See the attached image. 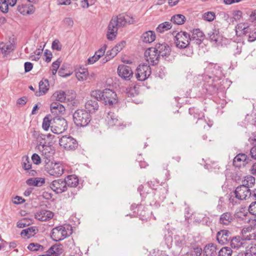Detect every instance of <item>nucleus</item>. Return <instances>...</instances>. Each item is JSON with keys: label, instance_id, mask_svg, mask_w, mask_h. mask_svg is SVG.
I'll use <instances>...</instances> for the list:
<instances>
[{"label": "nucleus", "instance_id": "obj_1", "mask_svg": "<svg viewBox=\"0 0 256 256\" xmlns=\"http://www.w3.org/2000/svg\"><path fill=\"white\" fill-rule=\"evenodd\" d=\"M224 76L222 68L216 64L210 63L204 68L202 79L206 92L210 95L217 92L218 87L214 82Z\"/></svg>", "mask_w": 256, "mask_h": 256}, {"label": "nucleus", "instance_id": "obj_2", "mask_svg": "<svg viewBox=\"0 0 256 256\" xmlns=\"http://www.w3.org/2000/svg\"><path fill=\"white\" fill-rule=\"evenodd\" d=\"M129 18L130 20L127 19L124 14L112 17L108 27V39L112 40L115 38L118 34V28L124 26L126 24H130L136 22L132 17Z\"/></svg>", "mask_w": 256, "mask_h": 256}, {"label": "nucleus", "instance_id": "obj_3", "mask_svg": "<svg viewBox=\"0 0 256 256\" xmlns=\"http://www.w3.org/2000/svg\"><path fill=\"white\" fill-rule=\"evenodd\" d=\"M74 124L80 127H84L88 125L91 120V116L86 110L78 109L72 114Z\"/></svg>", "mask_w": 256, "mask_h": 256}, {"label": "nucleus", "instance_id": "obj_4", "mask_svg": "<svg viewBox=\"0 0 256 256\" xmlns=\"http://www.w3.org/2000/svg\"><path fill=\"white\" fill-rule=\"evenodd\" d=\"M53 121V124L51 126V130L53 133L60 134L67 130V122L64 118L60 116L54 117Z\"/></svg>", "mask_w": 256, "mask_h": 256}, {"label": "nucleus", "instance_id": "obj_5", "mask_svg": "<svg viewBox=\"0 0 256 256\" xmlns=\"http://www.w3.org/2000/svg\"><path fill=\"white\" fill-rule=\"evenodd\" d=\"M45 170L50 175L54 176H61L64 172V168L58 163L48 162L44 164Z\"/></svg>", "mask_w": 256, "mask_h": 256}, {"label": "nucleus", "instance_id": "obj_6", "mask_svg": "<svg viewBox=\"0 0 256 256\" xmlns=\"http://www.w3.org/2000/svg\"><path fill=\"white\" fill-rule=\"evenodd\" d=\"M102 102L105 105L112 106L118 102L117 95L114 90L106 88L103 90Z\"/></svg>", "mask_w": 256, "mask_h": 256}, {"label": "nucleus", "instance_id": "obj_7", "mask_svg": "<svg viewBox=\"0 0 256 256\" xmlns=\"http://www.w3.org/2000/svg\"><path fill=\"white\" fill-rule=\"evenodd\" d=\"M176 46L180 48H186L191 38L190 34L185 32H178L175 36Z\"/></svg>", "mask_w": 256, "mask_h": 256}, {"label": "nucleus", "instance_id": "obj_8", "mask_svg": "<svg viewBox=\"0 0 256 256\" xmlns=\"http://www.w3.org/2000/svg\"><path fill=\"white\" fill-rule=\"evenodd\" d=\"M59 144L67 150H74L78 146V142L70 136H64L59 140Z\"/></svg>", "mask_w": 256, "mask_h": 256}, {"label": "nucleus", "instance_id": "obj_9", "mask_svg": "<svg viewBox=\"0 0 256 256\" xmlns=\"http://www.w3.org/2000/svg\"><path fill=\"white\" fill-rule=\"evenodd\" d=\"M151 72L150 66L144 64H140L136 68V76L138 80L144 81L150 76Z\"/></svg>", "mask_w": 256, "mask_h": 256}, {"label": "nucleus", "instance_id": "obj_10", "mask_svg": "<svg viewBox=\"0 0 256 256\" xmlns=\"http://www.w3.org/2000/svg\"><path fill=\"white\" fill-rule=\"evenodd\" d=\"M236 28L247 37L249 42H253L256 40V28L246 26L244 24L238 25Z\"/></svg>", "mask_w": 256, "mask_h": 256}, {"label": "nucleus", "instance_id": "obj_11", "mask_svg": "<svg viewBox=\"0 0 256 256\" xmlns=\"http://www.w3.org/2000/svg\"><path fill=\"white\" fill-rule=\"evenodd\" d=\"M154 48L158 52L160 58H162L164 60L169 61L170 58L168 59L170 56L171 49L170 46L166 43L157 44Z\"/></svg>", "mask_w": 256, "mask_h": 256}, {"label": "nucleus", "instance_id": "obj_12", "mask_svg": "<svg viewBox=\"0 0 256 256\" xmlns=\"http://www.w3.org/2000/svg\"><path fill=\"white\" fill-rule=\"evenodd\" d=\"M234 194L236 198L243 200L251 197L252 192L250 188H248V186L241 184L236 188Z\"/></svg>", "mask_w": 256, "mask_h": 256}, {"label": "nucleus", "instance_id": "obj_13", "mask_svg": "<svg viewBox=\"0 0 256 256\" xmlns=\"http://www.w3.org/2000/svg\"><path fill=\"white\" fill-rule=\"evenodd\" d=\"M144 56L146 61L152 66H154L158 62L160 55L158 54L154 48H150L146 50Z\"/></svg>", "mask_w": 256, "mask_h": 256}, {"label": "nucleus", "instance_id": "obj_14", "mask_svg": "<svg viewBox=\"0 0 256 256\" xmlns=\"http://www.w3.org/2000/svg\"><path fill=\"white\" fill-rule=\"evenodd\" d=\"M117 72L119 76L126 80H130L133 76L131 68L124 64L119 65Z\"/></svg>", "mask_w": 256, "mask_h": 256}, {"label": "nucleus", "instance_id": "obj_15", "mask_svg": "<svg viewBox=\"0 0 256 256\" xmlns=\"http://www.w3.org/2000/svg\"><path fill=\"white\" fill-rule=\"evenodd\" d=\"M38 150L41 153L44 164L51 161L54 153V150L52 146L48 144L44 147L43 146Z\"/></svg>", "mask_w": 256, "mask_h": 256}, {"label": "nucleus", "instance_id": "obj_16", "mask_svg": "<svg viewBox=\"0 0 256 256\" xmlns=\"http://www.w3.org/2000/svg\"><path fill=\"white\" fill-rule=\"evenodd\" d=\"M50 188L56 194H61L67 190L64 180L58 179L52 181L50 186Z\"/></svg>", "mask_w": 256, "mask_h": 256}, {"label": "nucleus", "instance_id": "obj_17", "mask_svg": "<svg viewBox=\"0 0 256 256\" xmlns=\"http://www.w3.org/2000/svg\"><path fill=\"white\" fill-rule=\"evenodd\" d=\"M250 160L244 154L240 153L237 154L233 160V164L236 167L240 168L241 166H244L246 164H248Z\"/></svg>", "mask_w": 256, "mask_h": 256}, {"label": "nucleus", "instance_id": "obj_18", "mask_svg": "<svg viewBox=\"0 0 256 256\" xmlns=\"http://www.w3.org/2000/svg\"><path fill=\"white\" fill-rule=\"evenodd\" d=\"M231 232L226 230H222L218 232L216 234V240L221 244H225L232 238Z\"/></svg>", "mask_w": 256, "mask_h": 256}, {"label": "nucleus", "instance_id": "obj_19", "mask_svg": "<svg viewBox=\"0 0 256 256\" xmlns=\"http://www.w3.org/2000/svg\"><path fill=\"white\" fill-rule=\"evenodd\" d=\"M50 111L54 117L60 116L65 112V108L59 102H53L50 105Z\"/></svg>", "mask_w": 256, "mask_h": 256}, {"label": "nucleus", "instance_id": "obj_20", "mask_svg": "<svg viewBox=\"0 0 256 256\" xmlns=\"http://www.w3.org/2000/svg\"><path fill=\"white\" fill-rule=\"evenodd\" d=\"M208 35L210 42H213L214 44L217 46L222 44V36L220 34L218 30H212L208 32Z\"/></svg>", "mask_w": 256, "mask_h": 256}, {"label": "nucleus", "instance_id": "obj_21", "mask_svg": "<svg viewBox=\"0 0 256 256\" xmlns=\"http://www.w3.org/2000/svg\"><path fill=\"white\" fill-rule=\"evenodd\" d=\"M54 213L50 210H42L36 213L34 217L40 221L44 222L52 218Z\"/></svg>", "mask_w": 256, "mask_h": 256}, {"label": "nucleus", "instance_id": "obj_22", "mask_svg": "<svg viewBox=\"0 0 256 256\" xmlns=\"http://www.w3.org/2000/svg\"><path fill=\"white\" fill-rule=\"evenodd\" d=\"M49 89V82L47 79H42L39 82V90L36 91L35 95L40 96L46 94Z\"/></svg>", "mask_w": 256, "mask_h": 256}, {"label": "nucleus", "instance_id": "obj_23", "mask_svg": "<svg viewBox=\"0 0 256 256\" xmlns=\"http://www.w3.org/2000/svg\"><path fill=\"white\" fill-rule=\"evenodd\" d=\"M66 244L68 250L70 252V254H74L78 256H82V252H81L79 247L76 246L74 244V241L72 239L68 240Z\"/></svg>", "mask_w": 256, "mask_h": 256}, {"label": "nucleus", "instance_id": "obj_24", "mask_svg": "<svg viewBox=\"0 0 256 256\" xmlns=\"http://www.w3.org/2000/svg\"><path fill=\"white\" fill-rule=\"evenodd\" d=\"M204 38L205 35L200 29H193V43L200 45Z\"/></svg>", "mask_w": 256, "mask_h": 256}, {"label": "nucleus", "instance_id": "obj_25", "mask_svg": "<svg viewBox=\"0 0 256 256\" xmlns=\"http://www.w3.org/2000/svg\"><path fill=\"white\" fill-rule=\"evenodd\" d=\"M234 220V216L230 212H226L220 216L219 223L221 224L228 226Z\"/></svg>", "mask_w": 256, "mask_h": 256}, {"label": "nucleus", "instance_id": "obj_26", "mask_svg": "<svg viewBox=\"0 0 256 256\" xmlns=\"http://www.w3.org/2000/svg\"><path fill=\"white\" fill-rule=\"evenodd\" d=\"M106 120L110 126H119L120 122L118 118V116L114 112H110L108 113Z\"/></svg>", "mask_w": 256, "mask_h": 256}, {"label": "nucleus", "instance_id": "obj_27", "mask_svg": "<svg viewBox=\"0 0 256 256\" xmlns=\"http://www.w3.org/2000/svg\"><path fill=\"white\" fill-rule=\"evenodd\" d=\"M85 108L86 110L90 112H94L96 110H98L99 105L96 100L90 99L88 100L85 104Z\"/></svg>", "mask_w": 256, "mask_h": 256}, {"label": "nucleus", "instance_id": "obj_28", "mask_svg": "<svg viewBox=\"0 0 256 256\" xmlns=\"http://www.w3.org/2000/svg\"><path fill=\"white\" fill-rule=\"evenodd\" d=\"M63 246L61 244H55L52 246L46 252L50 254L51 256H58L60 255L63 252Z\"/></svg>", "mask_w": 256, "mask_h": 256}, {"label": "nucleus", "instance_id": "obj_29", "mask_svg": "<svg viewBox=\"0 0 256 256\" xmlns=\"http://www.w3.org/2000/svg\"><path fill=\"white\" fill-rule=\"evenodd\" d=\"M64 180L66 187H76L79 183L78 178L74 174L68 176Z\"/></svg>", "mask_w": 256, "mask_h": 256}, {"label": "nucleus", "instance_id": "obj_30", "mask_svg": "<svg viewBox=\"0 0 256 256\" xmlns=\"http://www.w3.org/2000/svg\"><path fill=\"white\" fill-rule=\"evenodd\" d=\"M141 38L144 42L151 43L156 39L155 32L152 30L146 31L142 34Z\"/></svg>", "mask_w": 256, "mask_h": 256}, {"label": "nucleus", "instance_id": "obj_31", "mask_svg": "<svg viewBox=\"0 0 256 256\" xmlns=\"http://www.w3.org/2000/svg\"><path fill=\"white\" fill-rule=\"evenodd\" d=\"M38 232V229L36 226H31L28 228L23 230L20 233L22 236L28 238L34 236Z\"/></svg>", "mask_w": 256, "mask_h": 256}, {"label": "nucleus", "instance_id": "obj_32", "mask_svg": "<svg viewBox=\"0 0 256 256\" xmlns=\"http://www.w3.org/2000/svg\"><path fill=\"white\" fill-rule=\"evenodd\" d=\"M216 247L214 244L210 243L205 246L204 254L206 256H215L216 254Z\"/></svg>", "mask_w": 256, "mask_h": 256}, {"label": "nucleus", "instance_id": "obj_33", "mask_svg": "<svg viewBox=\"0 0 256 256\" xmlns=\"http://www.w3.org/2000/svg\"><path fill=\"white\" fill-rule=\"evenodd\" d=\"M45 182V179L42 178H30L26 181V183L28 186H41Z\"/></svg>", "mask_w": 256, "mask_h": 256}, {"label": "nucleus", "instance_id": "obj_34", "mask_svg": "<svg viewBox=\"0 0 256 256\" xmlns=\"http://www.w3.org/2000/svg\"><path fill=\"white\" fill-rule=\"evenodd\" d=\"M244 240L240 236L232 237L230 240V246L232 248L238 249L242 246Z\"/></svg>", "mask_w": 256, "mask_h": 256}, {"label": "nucleus", "instance_id": "obj_35", "mask_svg": "<svg viewBox=\"0 0 256 256\" xmlns=\"http://www.w3.org/2000/svg\"><path fill=\"white\" fill-rule=\"evenodd\" d=\"M52 98L53 100H56L57 102H65L66 100V92L63 90L56 91L52 94Z\"/></svg>", "mask_w": 256, "mask_h": 256}, {"label": "nucleus", "instance_id": "obj_36", "mask_svg": "<svg viewBox=\"0 0 256 256\" xmlns=\"http://www.w3.org/2000/svg\"><path fill=\"white\" fill-rule=\"evenodd\" d=\"M59 226H56L52 228L50 232V236L52 238L56 241L58 242L64 239V237H62Z\"/></svg>", "mask_w": 256, "mask_h": 256}, {"label": "nucleus", "instance_id": "obj_37", "mask_svg": "<svg viewBox=\"0 0 256 256\" xmlns=\"http://www.w3.org/2000/svg\"><path fill=\"white\" fill-rule=\"evenodd\" d=\"M186 17L182 14H177L172 16L170 22L178 25H182L185 22Z\"/></svg>", "mask_w": 256, "mask_h": 256}, {"label": "nucleus", "instance_id": "obj_38", "mask_svg": "<svg viewBox=\"0 0 256 256\" xmlns=\"http://www.w3.org/2000/svg\"><path fill=\"white\" fill-rule=\"evenodd\" d=\"M68 68V64H64L58 72V75L62 77H67L70 76L72 72L69 70Z\"/></svg>", "mask_w": 256, "mask_h": 256}, {"label": "nucleus", "instance_id": "obj_39", "mask_svg": "<svg viewBox=\"0 0 256 256\" xmlns=\"http://www.w3.org/2000/svg\"><path fill=\"white\" fill-rule=\"evenodd\" d=\"M172 27V22H165L160 24L156 28L157 32L162 33L165 31L170 30Z\"/></svg>", "mask_w": 256, "mask_h": 256}, {"label": "nucleus", "instance_id": "obj_40", "mask_svg": "<svg viewBox=\"0 0 256 256\" xmlns=\"http://www.w3.org/2000/svg\"><path fill=\"white\" fill-rule=\"evenodd\" d=\"M27 248L31 252H44V246L36 242L30 243Z\"/></svg>", "mask_w": 256, "mask_h": 256}, {"label": "nucleus", "instance_id": "obj_41", "mask_svg": "<svg viewBox=\"0 0 256 256\" xmlns=\"http://www.w3.org/2000/svg\"><path fill=\"white\" fill-rule=\"evenodd\" d=\"M255 178L252 176H245L244 180L242 181V185L248 186V188L252 187L255 184Z\"/></svg>", "mask_w": 256, "mask_h": 256}, {"label": "nucleus", "instance_id": "obj_42", "mask_svg": "<svg viewBox=\"0 0 256 256\" xmlns=\"http://www.w3.org/2000/svg\"><path fill=\"white\" fill-rule=\"evenodd\" d=\"M196 124L198 125H201L204 126V129L208 130L213 124V122L208 120L207 122L206 120H203L202 118H198V120L196 122Z\"/></svg>", "mask_w": 256, "mask_h": 256}, {"label": "nucleus", "instance_id": "obj_43", "mask_svg": "<svg viewBox=\"0 0 256 256\" xmlns=\"http://www.w3.org/2000/svg\"><path fill=\"white\" fill-rule=\"evenodd\" d=\"M49 116H47L46 117L44 118L43 120L42 127V128L45 130H48L49 128L51 126H52V124H53L54 121H53V118L50 119Z\"/></svg>", "mask_w": 256, "mask_h": 256}, {"label": "nucleus", "instance_id": "obj_44", "mask_svg": "<svg viewBox=\"0 0 256 256\" xmlns=\"http://www.w3.org/2000/svg\"><path fill=\"white\" fill-rule=\"evenodd\" d=\"M10 1L8 0H0V10L4 14L8 13V6H10Z\"/></svg>", "mask_w": 256, "mask_h": 256}, {"label": "nucleus", "instance_id": "obj_45", "mask_svg": "<svg viewBox=\"0 0 256 256\" xmlns=\"http://www.w3.org/2000/svg\"><path fill=\"white\" fill-rule=\"evenodd\" d=\"M48 137V135H42L41 136H39L38 138V144L36 146V148L38 149L44 146V147L50 144L46 143V142L45 141L46 137Z\"/></svg>", "mask_w": 256, "mask_h": 256}, {"label": "nucleus", "instance_id": "obj_46", "mask_svg": "<svg viewBox=\"0 0 256 256\" xmlns=\"http://www.w3.org/2000/svg\"><path fill=\"white\" fill-rule=\"evenodd\" d=\"M88 75V71L86 69H81V70H80L76 72V76L77 78L79 80L83 81L86 80L87 76Z\"/></svg>", "mask_w": 256, "mask_h": 256}, {"label": "nucleus", "instance_id": "obj_47", "mask_svg": "<svg viewBox=\"0 0 256 256\" xmlns=\"http://www.w3.org/2000/svg\"><path fill=\"white\" fill-rule=\"evenodd\" d=\"M103 90H95L91 92V96L92 100H96V101L102 100Z\"/></svg>", "mask_w": 256, "mask_h": 256}, {"label": "nucleus", "instance_id": "obj_48", "mask_svg": "<svg viewBox=\"0 0 256 256\" xmlns=\"http://www.w3.org/2000/svg\"><path fill=\"white\" fill-rule=\"evenodd\" d=\"M32 223V219H28L24 218L22 220H19L17 222V226L20 228H24L26 226H28Z\"/></svg>", "mask_w": 256, "mask_h": 256}, {"label": "nucleus", "instance_id": "obj_49", "mask_svg": "<svg viewBox=\"0 0 256 256\" xmlns=\"http://www.w3.org/2000/svg\"><path fill=\"white\" fill-rule=\"evenodd\" d=\"M232 252V250L230 248L224 247L218 252V256H230Z\"/></svg>", "mask_w": 256, "mask_h": 256}, {"label": "nucleus", "instance_id": "obj_50", "mask_svg": "<svg viewBox=\"0 0 256 256\" xmlns=\"http://www.w3.org/2000/svg\"><path fill=\"white\" fill-rule=\"evenodd\" d=\"M166 74V68L164 66H160L156 68L155 70V75L156 77L162 78Z\"/></svg>", "mask_w": 256, "mask_h": 256}, {"label": "nucleus", "instance_id": "obj_51", "mask_svg": "<svg viewBox=\"0 0 256 256\" xmlns=\"http://www.w3.org/2000/svg\"><path fill=\"white\" fill-rule=\"evenodd\" d=\"M22 168L26 170H28L32 168V164L28 156L22 158Z\"/></svg>", "mask_w": 256, "mask_h": 256}, {"label": "nucleus", "instance_id": "obj_52", "mask_svg": "<svg viewBox=\"0 0 256 256\" xmlns=\"http://www.w3.org/2000/svg\"><path fill=\"white\" fill-rule=\"evenodd\" d=\"M215 17V13L212 12H208L202 14L204 20L208 22H212Z\"/></svg>", "mask_w": 256, "mask_h": 256}, {"label": "nucleus", "instance_id": "obj_53", "mask_svg": "<svg viewBox=\"0 0 256 256\" xmlns=\"http://www.w3.org/2000/svg\"><path fill=\"white\" fill-rule=\"evenodd\" d=\"M62 62V60L60 58H58L56 61L54 62L52 64V74L55 75L56 74L58 68L60 67V64Z\"/></svg>", "mask_w": 256, "mask_h": 256}, {"label": "nucleus", "instance_id": "obj_54", "mask_svg": "<svg viewBox=\"0 0 256 256\" xmlns=\"http://www.w3.org/2000/svg\"><path fill=\"white\" fill-rule=\"evenodd\" d=\"M246 249L250 256H256V244H250L246 246Z\"/></svg>", "mask_w": 256, "mask_h": 256}, {"label": "nucleus", "instance_id": "obj_55", "mask_svg": "<svg viewBox=\"0 0 256 256\" xmlns=\"http://www.w3.org/2000/svg\"><path fill=\"white\" fill-rule=\"evenodd\" d=\"M190 208H185L184 211V218L188 224H190L191 222L192 214L190 212Z\"/></svg>", "mask_w": 256, "mask_h": 256}, {"label": "nucleus", "instance_id": "obj_56", "mask_svg": "<svg viewBox=\"0 0 256 256\" xmlns=\"http://www.w3.org/2000/svg\"><path fill=\"white\" fill-rule=\"evenodd\" d=\"M18 10L22 14L25 15L27 14L28 10V6L24 4H21L18 5Z\"/></svg>", "mask_w": 256, "mask_h": 256}, {"label": "nucleus", "instance_id": "obj_57", "mask_svg": "<svg viewBox=\"0 0 256 256\" xmlns=\"http://www.w3.org/2000/svg\"><path fill=\"white\" fill-rule=\"evenodd\" d=\"M52 48L53 50L60 51L62 50V44L58 40H55L52 43Z\"/></svg>", "mask_w": 256, "mask_h": 256}, {"label": "nucleus", "instance_id": "obj_58", "mask_svg": "<svg viewBox=\"0 0 256 256\" xmlns=\"http://www.w3.org/2000/svg\"><path fill=\"white\" fill-rule=\"evenodd\" d=\"M249 212L256 216V202H252L248 207Z\"/></svg>", "mask_w": 256, "mask_h": 256}, {"label": "nucleus", "instance_id": "obj_59", "mask_svg": "<svg viewBox=\"0 0 256 256\" xmlns=\"http://www.w3.org/2000/svg\"><path fill=\"white\" fill-rule=\"evenodd\" d=\"M32 160L36 164H39L42 162V158L37 154H34L32 156Z\"/></svg>", "mask_w": 256, "mask_h": 256}, {"label": "nucleus", "instance_id": "obj_60", "mask_svg": "<svg viewBox=\"0 0 256 256\" xmlns=\"http://www.w3.org/2000/svg\"><path fill=\"white\" fill-rule=\"evenodd\" d=\"M44 54L46 56L45 61L47 62H49L51 61L52 58V53L48 50H44Z\"/></svg>", "mask_w": 256, "mask_h": 256}, {"label": "nucleus", "instance_id": "obj_61", "mask_svg": "<svg viewBox=\"0 0 256 256\" xmlns=\"http://www.w3.org/2000/svg\"><path fill=\"white\" fill-rule=\"evenodd\" d=\"M118 54V52L113 48L111 50H108L106 53L107 56L109 57L110 59L114 58Z\"/></svg>", "mask_w": 256, "mask_h": 256}, {"label": "nucleus", "instance_id": "obj_62", "mask_svg": "<svg viewBox=\"0 0 256 256\" xmlns=\"http://www.w3.org/2000/svg\"><path fill=\"white\" fill-rule=\"evenodd\" d=\"M24 68L25 72H28L32 69L33 64L30 62H26L24 64Z\"/></svg>", "mask_w": 256, "mask_h": 256}, {"label": "nucleus", "instance_id": "obj_63", "mask_svg": "<svg viewBox=\"0 0 256 256\" xmlns=\"http://www.w3.org/2000/svg\"><path fill=\"white\" fill-rule=\"evenodd\" d=\"M126 46V42L124 41H122L120 43L117 44L114 47V48L118 52H120Z\"/></svg>", "mask_w": 256, "mask_h": 256}, {"label": "nucleus", "instance_id": "obj_64", "mask_svg": "<svg viewBox=\"0 0 256 256\" xmlns=\"http://www.w3.org/2000/svg\"><path fill=\"white\" fill-rule=\"evenodd\" d=\"M242 12L240 10H235L233 12V18L236 20H239L242 18Z\"/></svg>", "mask_w": 256, "mask_h": 256}]
</instances>
